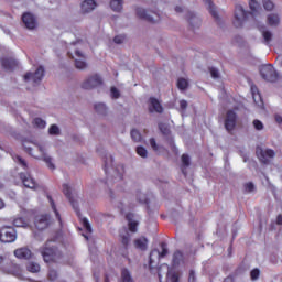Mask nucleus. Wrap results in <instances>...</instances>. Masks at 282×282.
<instances>
[{
    "mask_svg": "<svg viewBox=\"0 0 282 282\" xmlns=\"http://www.w3.org/2000/svg\"><path fill=\"white\" fill-rule=\"evenodd\" d=\"M75 67L76 69H80L82 72H85L87 67H89V64H87V57L85 56V53L80 50L75 51Z\"/></svg>",
    "mask_w": 282,
    "mask_h": 282,
    "instance_id": "1a4fd4ad",
    "label": "nucleus"
},
{
    "mask_svg": "<svg viewBox=\"0 0 282 282\" xmlns=\"http://www.w3.org/2000/svg\"><path fill=\"white\" fill-rule=\"evenodd\" d=\"M253 127L257 131H263V122L258 119L253 120Z\"/></svg>",
    "mask_w": 282,
    "mask_h": 282,
    "instance_id": "3c124183",
    "label": "nucleus"
},
{
    "mask_svg": "<svg viewBox=\"0 0 282 282\" xmlns=\"http://www.w3.org/2000/svg\"><path fill=\"white\" fill-rule=\"evenodd\" d=\"M161 248H162L161 252L158 249H154L150 252V260H149L150 270H151V268H153V263H154L155 259H158V260L164 259V257H166V254H169V248L166 247V242H162Z\"/></svg>",
    "mask_w": 282,
    "mask_h": 282,
    "instance_id": "0eeeda50",
    "label": "nucleus"
},
{
    "mask_svg": "<svg viewBox=\"0 0 282 282\" xmlns=\"http://www.w3.org/2000/svg\"><path fill=\"white\" fill-rule=\"evenodd\" d=\"M40 252L45 263H50V261H58V259H61V251L50 246V241H47L42 248H40Z\"/></svg>",
    "mask_w": 282,
    "mask_h": 282,
    "instance_id": "f257e3e1",
    "label": "nucleus"
},
{
    "mask_svg": "<svg viewBox=\"0 0 282 282\" xmlns=\"http://www.w3.org/2000/svg\"><path fill=\"white\" fill-rule=\"evenodd\" d=\"M131 138L134 142H140L142 140V134L137 129L131 131Z\"/></svg>",
    "mask_w": 282,
    "mask_h": 282,
    "instance_id": "79ce46f5",
    "label": "nucleus"
},
{
    "mask_svg": "<svg viewBox=\"0 0 282 282\" xmlns=\"http://www.w3.org/2000/svg\"><path fill=\"white\" fill-rule=\"evenodd\" d=\"M113 42L117 45H122V43H124V35H117L113 37Z\"/></svg>",
    "mask_w": 282,
    "mask_h": 282,
    "instance_id": "603ef678",
    "label": "nucleus"
},
{
    "mask_svg": "<svg viewBox=\"0 0 282 282\" xmlns=\"http://www.w3.org/2000/svg\"><path fill=\"white\" fill-rule=\"evenodd\" d=\"M34 145L36 147L37 151H40L41 158L43 159L45 164H47L48 169H52V170L56 169V166L52 162V156H50L47 154V144H45V143H34Z\"/></svg>",
    "mask_w": 282,
    "mask_h": 282,
    "instance_id": "6e6552de",
    "label": "nucleus"
},
{
    "mask_svg": "<svg viewBox=\"0 0 282 282\" xmlns=\"http://www.w3.org/2000/svg\"><path fill=\"white\" fill-rule=\"evenodd\" d=\"M207 4V9L210 12L212 17L219 21V14L217 13V9H215V4L210 0H203Z\"/></svg>",
    "mask_w": 282,
    "mask_h": 282,
    "instance_id": "cd10ccee",
    "label": "nucleus"
},
{
    "mask_svg": "<svg viewBox=\"0 0 282 282\" xmlns=\"http://www.w3.org/2000/svg\"><path fill=\"white\" fill-rule=\"evenodd\" d=\"M180 107H181L182 111H186V109L188 108V101L187 100H181L180 101Z\"/></svg>",
    "mask_w": 282,
    "mask_h": 282,
    "instance_id": "052dcab7",
    "label": "nucleus"
},
{
    "mask_svg": "<svg viewBox=\"0 0 282 282\" xmlns=\"http://www.w3.org/2000/svg\"><path fill=\"white\" fill-rule=\"evenodd\" d=\"M267 23L271 28H276V25H279V23H280L279 14H275V13L269 14L267 18Z\"/></svg>",
    "mask_w": 282,
    "mask_h": 282,
    "instance_id": "bb28decb",
    "label": "nucleus"
},
{
    "mask_svg": "<svg viewBox=\"0 0 282 282\" xmlns=\"http://www.w3.org/2000/svg\"><path fill=\"white\" fill-rule=\"evenodd\" d=\"M17 259H32V251L25 247L14 251Z\"/></svg>",
    "mask_w": 282,
    "mask_h": 282,
    "instance_id": "6ab92c4d",
    "label": "nucleus"
},
{
    "mask_svg": "<svg viewBox=\"0 0 282 282\" xmlns=\"http://www.w3.org/2000/svg\"><path fill=\"white\" fill-rule=\"evenodd\" d=\"M159 129L163 135H169L171 133V129H169V126L166 123H160Z\"/></svg>",
    "mask_w": 282,
    "mask_h": 282,
    "instance_id": "c03bdc74",
    "label": "nucleus"
},
{
    "mask_svg": "<svg viewBox=\"0 0 282 282\" xmlns=\"http://www.w3.org/2000/svg\"><path fill=\"white\" fill-rule=\"evenodd\" d=\"M46 126L47 122H45V120H43L42 118H35L33 120V127H36V129H45Z\"/></svg>",
    "mask_w": 282,
    "mask_h": 282,
    "instance_id": "c9c22d12",
    "label": "nucleus"
},
{
    "mask_svg": "<svg viewBox=\"0 0 282 282\" xmlns=\"http://www.w3.org/2000/svg\"><path fill=\"white\" fill-rule=\"evenodd\" d=\"M94 109L99 116H108L109 108L102 102L95 104Z\"/></svg>",
    "mask_w": 282,
    "mask_h": 282,
    "instance_id": "b1692460",
    "label": "nucleus"
},
{
    "mask_svg": "<svg viewBox=\"0 0 282 282\" xmlns=\"http://www.w3.org/2000/svg\"><path fill=\"white\" fill-rule=\"evenodd\" d=\"M137 153L140 155V158H148L149 152L144 149V147H138Z\"/></svg>",
    "mask_w": 282,
    "mask_h": 282,
    "instance_id": "49530a36",
    "label": "nucleus"
},
{
    "mask_svg": "<svg viewBox=\"0 0 282 282\" xmlns=\"http://www.w3.org/2000/svg\"><path fill=\"white\" fill-rule=\"evenodd\" d=\"M50 226V216L40 215L35 217V228L37 230H45Z\"/></svg>",
    "mask_w": 282,
    "mask_h": 282,
    "instance_id": "dca6fc26",
    "label": "nucleus"
},
{
    "mask_svg": "<svg viewBox=\"0 0 282 282\" xmlns=\"http://www.w3.org/2000/svg\"><path fill=\"white\" fill-rule=\"evenodd\" d=\"M159 281L162 282V276H171V267L163 263L158 269Z\"/></svg>",
    "mask_w": 282,
    "mask_h": 282,
    "instance_id": "412c9836",
    "label": "nucleus"
},
{
    "mask_svg": "<svg viewBox=\"0 0 282 282\" xmlns=\"http://www.w3.org/2000/svg\"><path fill=\"white\" fill-rule=\"evenodd\" d=\"M121 279L123 282H135L133 281V276H131V272H129V269H122Z\"/></svg>",
    "mask_w": 282,
    "mask_h": 282,
    "instance_id": "2f4dec72",
    "label": "nucleus"
},
{
    "mask_svg": "<svg viewBox=\"0 0 282 282\" xmlns=\"http://www.w3.org/2000/svg\"><path fill=\"white\" fill-rule=\"evenodd\" d=\"M50 202H51V206L57 217V219H61V214H58V210L56 209V204H54V200L51 199V197H48Z\"/></svg>",
    "mask_w": 282,
    "mask_h": 282,
    "instance_id": "13d9d810",
    "label": "nucleus"
},
{
    "mask_svg": "<svg viewBox=\"0 0 282 282\" xmlns=\"http://www.w3.org/2000/svg\"><path fill=\"white\" fill-rule=\"evenodd\" d=\"M134 247L138 248V250H147L149 248V240L144 237L138 238L134 240Z\"/></svg>",
    "mask_w": 282,
    "mask_h": 282,
    "instance_id": "393cba45",
    "label": "nucleus"
},
{
    "mask_svg": "<svg viewBox=\"0 0 282 282\" xmlns=\"http://www.w3.org/2000/svg\"><path fill=\"white\" fill-rule=\"evenodd\" d=\"M259 31L261 32L262 37H263L264 42L267 43V45H269L270 41H272V33L270 32V30H268V28L262 25L259 28Z\"/></svg>",
    "mask_w": 282,
    "mask_h": 282,
    "instance_id": "a878e982",
    "label": "nucleus"
},
{
    "mask_svg": "<svg viewBox=\"0 0 282 282\" xmlns=\"http://www.w3.org/2000/svg\"><path fill=\"white\" fill-rule=\"evenodd\" d=\"M83 225L86 228V230H88V232H91V225H89V220H87V218L83 219Z\"/></svg>",
    "mask_w": 282,
    "mask_h": 282,
    "instance_id": "680f3d73",
    "label": "nucleus"
},
{
    "mask_svg": "<svg viewBox=\"0 0 282 282\" xmlns=\"http://www.w3.org/2000/svg\"><path fill=\"white\" fill-rule=\"evenodd\" d=\"M63 193L69 199L75 213L80 216V209H78V203L76 199H74V196H72V187L68 184L63 185Z\"/></svg>",
    "mask_w": 282,
    "mask_h": 282,
    "instance_id": "ddd939ff",
    "label": "nucleus"
},
{
    "mask_svg": "<svg viewBox=\"0 0 282 282\" xmlns=\"http://www.w3.org/2000/svg\"><path fill=\"white\" fill-rule=\"evenodd\" d=\"M167 281L170 282H177L178 278H177V273H173L170 271V276H166Z\"/></svg>",
    "mask_w": 282,
    "mask_h": 282,
    "instance_id": "6e6d98bb",
    "label": "nucleus"
},
{
    "mask_svg": "<svg viewBox=\"0 0 282 282\" xmlns=\"http://www.w3.org/2000/svg\"><path fill=\"white\" fill-rule=\"evenodd\" d=\"M263 8L264 10H274V2L271 0H263Z\"/></svg>",
    "mask_w": 282,
    "mask_h": 282,
    "instance_id": "a18cd8bd",
    "label": "nucleus"
},
{
    "mask_svg": "<svg viewBox=\"0 0 282 282\" xmlns=\"http://www.w3.org/2000/svg\"><path fill=\"white\" fill-rule=\"evenodd\" d=\"M122 0H111L110 8L113 12H120L122 10Z\"/></svg>",
    "mask_w": 282,
    "mask_h": 282,
    "instance_id": "7c9ffc66",
    "label": "nucleus"
},
{
    "mask_svg": "<svg viewBox=\"0 0 282 282\" xmlns=\"http://www.w3.org/2000/svg\"><path fill=\"white\" fill-rule=\"evenodd\" d=\"M260 76L267 83H276L279 80V73L274 69L272 65H264L260 68Z\"/></svg>",
    "mask_w": 282,
    "mask_h": 282,
    "instance_id": "7ed1b4c3",
    "label": "nucleus"
},
{
    "mask_svg": "<svg viewBox=\"0 0 282 282\" xmlns=\"http://www.w3.org/2000/svg\"><path fill=\"white\" fill-rule=\"evenodd\" d=\"M256 155L262 164H270V162L274 160V156L276 155V153L272 149L258 145L256 148Z\"/></svg>",
    "mask_w": 282,
    "mask_h": 282,
    "instance_id": "f03ea898",
    "label": "nucleus"
},
{
    "mask_svg": "<svg viewBox=\"0 0 282 282\" xmlns=\"http://www.w3.org/2000/svg\"><path fill=\"white\" fill-rule=\"evenodd\" d=\"M259 274H260V271L259 269H253L250 273V276H251V280L252 281H257V279H259Z\"/></svg>",
    "mask_w": 282,
    "mask_h": 282,
    "instance_id": "5fc2aeb1",
    "label": "nucleus"
},
{
    "mask_svg": "<svg viewBox=\"0 0 282 282\" xmlns=\"http://www.w3.org/2000/svg\"><path fill=\"white\" fill-rule=\"evenodd\" d=\"M246 193H254V183L249 182L245 184Z\"/></svg>",
    "mask_w": 282,
    "mask_h": 282,
    "instance_id": "09e8293b",
    "label": "nucleus"
},
{
    "mask_svg": "<svg viewBox=\"0 0 282 282\" xmlns=\"http://www.w3.org/2000/svg\"><path fill=\"white\" fill-rule=\"evenodd\" d=\"M105 169H109V166H113V156L111 154H107L105 156Z\"/></svg>",
    "mask_w": 282,
    "mask_h": 282,
    "instance_id": "37998d69",
    "label": "nucleus"
},
{
    "mask_svg": "<svg viewBox=\"0 0 282 282\" xmlns=\"http://www.w3.org/2000/svg\"><path fill=\"white\" fill-rule=\"evenodd\" d=\"M102 85V77L100 75L95 74L90 75L88 78H86L80 87L82 89H86L87 91H91V89H96V87H100Z\"/></svg>",
    "mask_w": 282,
    "mask_h": 282,
    "instance_id": "20e7f679",
    "label": "nucleus"
},
{
    "mask_svg": "<svg viewBox=\"0 0 282 282\" xmlns=\"http://www.w3.org/2000/svg\"><path fill=\"white\" fill-rule=\"evenodd\" d=\"M196 276H195V271H189V276H188V282H195Z\"/></svg>",
    "mask_w": 282,
    "mask_h": 282,
    "instance_id": "0e129e2a",
    "label": "nucleus"
},
{
    "mask_svg": "<svg viewBox=\"0 0 282 282\" xmlns=\"http://www.w3.org/2000/svg\"><path fill=\"white\" fill-rule=\"evenodd\" d=\"M26 270L33 273L41 272V265H39V263L35 262H29L26 264Z\"/></svg>",
    "mask_w": 282,
    "mask_h": 282,
    "instance_id": "72a5a7b5",
    "label": "nucleus"
},
{
    "mask_svg": "<svg viewBox=\"0 0 282 282\" xmlns=\"http://www.w3.org/2000/svg\"><path fill=\"white\" fill-rule=\"evenodd\" d=\"M236 124H237V113H235V111L232 110H229L225 119V129H227L228 131H232Z\"/></svg>",
    "mask_w": 282,
    "mask_h": 282,
    "instance_id": "4468645a",
    "label": "nucleus"
},
{
    "mask_svg": "<svg viewBox=\"0 0 282 282\" xmlns=\"http://www.w3.org/2000/svg\"><path fill=\"white\" fill-rule=\"evenodd\" d=\"M133 217V214H127L128 228L130 232H138V221Z\"/></svg>",
    "mask_w": 282,
    "mask_h": 282,
    "instance_id": "4be33fe9",
    "label": "nucleus"
},
{
    "mask_svg": "<svg viewBox=\"0 0 282 282\" xmlns=\"http://www.w3.org/2000/svg\"><path fill=\"white\" fill-rule=\"evenodd\" d=\"M249 7L251 10V14H257V12H259V2L257 0H250Z\"/></svg>",
    "mask_w": 282,
    "mask_h": 282,
    "instance_id": "ea45409f",
    "label": "nucleus"
},
{
    "mask_svg": "<svg viewBox=\"0 0 282 282\" xmlns=\"http://www.w3.org/2000/svg\"><path fill=\"white\" fill-rule=\"evenodd\" d=\"M0 241L2 243H13L17 241V231L12 227H2L0 229Z\"/></svg>",
    "mask_w": 282,
    "mask_h": 282,
    "instance_id": "39448f33",
    "label": "nucleus"
},
{
    "mask_svg": "<svg viewBox=\"0 0 282 282\" xmlns=\"http://www.w3.org/2000/svg\"><path fill=\"white\" fill-rule=\"evenodd\" d=\"M209 74L212 78H219V70L215 67L209 68Z\"/></svg>",
    "mask_w": 282,
    "mask_h": 282,
    "instance_id": "864d4df0",
    "label": "nucleus"
},
{
    "mask_svg": "<svg viewBox=\"0 0 282 282\" xmlns=\"http://www.w3.org/2000/svg\"><path fill=\"white\" fill-rule=\"evenodd\" d=\"M22 22L26 30H36V17H34V14H32L31 12H25L22 15Z\"/></svg>",
    "mask_w": 282,
    "mask_h": 282,
    "instance_id": "f8f14e48",
    "label": "nucleus"
},
{
    "mask_svg": "<svg viewBox=\"0 0 282 282\" xmlns=\"http://www.w3.org/2000/svg\"><path fill=\"white\" fill-rule=\"evenodd\" d=\"M1 65L6 69V72H14L19 63H17V59L12 57H4L1 59Z\"/></svg>",
    "mask_w": 282,
    "mask_h": 282,
    "instance_id": "f3484780",
    "label": "nucleus"
},
{
    "mask_svg": "<svg viewBox=\"0 0 282 282\" xmlns=\"http://www.w3.org/2000/svg\"><path fill=\"white\" fill-rule=\"evenodd\" d=\"M111 98L118 99L120 98V90L116 87L110 88Z\"/></svg>",
    "mask_w": 282,
    "mask_h": 282,
    "instance_id": "8fccbe9b",
    "label": "nucleus"
},
{
    "mask_svg": "<svg viewBox=\"0 0 282 282\" xmlns=\"http://www.w3.org/2000/svg\"><path fill=\"white\" fill-rule=\"evenodd\" d=\"M243 23H246V10L242 6L238 4L235 10L234 25L235 28H241Z\"/></svg>",
    "mask_w": 282,
    "mask_h": 282,
    "instance_id": "9d476101",
    "label": "nucleus"
},
{
    "mask_svg": "<svg viewBox=\"0 0 282 282\" xmlns=\"http://www.w3.org/2000/svg\"><path fill=\"white\" fill-rule=\"evenodd\" d=\"M13 226H15L17 228H28V223L25 221V219L20 217L13 220Z\"/></svg>",
    "mask_w": 282,
    "mask_h": 282,
    "instance_id": "e433bc0d",
    "label": "nucleus"
},
{
    "mask_svg": "<svg viewBox=\"0 0 282 282\" xmlns=\"http://www.w3.org/2000/svg\"><path fill=\"white\" fill-rule=\"evenodd\" d=\"M45 76V68L43 66H39L34 73H26L24 75L25 83H30L32 80L33 85H39L43 77Z\"/></svg>",
    "mask_w": 282,
    "mask_h": 282,
    "instance_id": "423d86ee",
    "label": "nucleus"
},
{
    "mask_svg": "<svg viewBox=\"0 0 282 282\" xmlns=\"http://www.w3.org/2000/svg\"><path fill=\"white\" fill-rule=\"evenodd\" d=\"M174 10L177 14H182V12H184V7L176 6Z\"/></svg>",
    "mask_w": 282,
    "mask_h": 282,
    "instance_id": "69168bd1",
    "label": "nucleus"
},
{
    "mask_svg": "<svg viewBox=\"0 0 282 282\" xmlns=\"http://www.w3.org/2000/svg\"><path fill=\"white\" fill-rule=\"evenodd\" d=\"M96 0H84L80 4L82 14H89L96 10Z\"/></svg>",
    "mask_w": 282,
    "mask_h": 282,
    "instance_id": "2eb2a0df",
    "label": "nucleus"
},
{
    "mask_svg": "<svg viewBox=\"0 0 282 282\" xmlns=\"http://www.w3.org/2000/svg\"><path fill=\"white\" fill-rule=\"evenodd\" d=\"M184 260V254L181 253V251H176L173 254V264L174 265H180V263H182V261Z\"/></svg>",
    "mask_w": 282,
    "mask_h": 282,
    "instance_id": "f704fd0d",
    "label": "nucleus"
},
{
    "mask_svg": "<svg viewBox=\"0 0 282 282\" xmlns=\"http://www.w3.org/2000/svg\"><path fill=\"white\" fill-rule=\"evenodd\" d=\"M276 224H278L279 226L282 225V215H279V216L276 217Z\"/></svg>",
    "mask_w": 282,
    "mask_h": 282,
    "instance_id": "774afa93",
    "label": "nucleus"
},
{
    "mask_svg": "<svg viewBox=\"0 0 282 282\" xmlns=\"http://www.w3.org/2000/svg\"><path fill=\"white\" fill-rule=\"evenodd\" d=\"M185 19L188 22L192 30H198V28H202V18H199L197 13L188 11L185 15Z\"/></svg>",
    "mask_w": 282,
    "mask_h": 282,
    "instance_id": "9b49d317",
    "label": "nucleus"
},
{
    "mask_svg": "<svg viewBox=\"0 0 282 282\" xmlns=\"http://www.w3.org/2000/svg\"><path fill=\"white\" fill-rule=\"evenodd\" d=\"M177 87L181 89V91H184L188 88V80L185 78H178L177 80Z\"/></svg>",
    "mask_w": 282,
    "mask_h": 282,
    "instance_id": "58836bf2",
    "label": "nucleus"
},
{
    "mask_svg": "<svg viewBox=\"0 0 282 282\" xmlns=\"http://www.w3.org/2000/svg\"><path fill=\"white\" fill-rule=\"evenodd\" d=\"M150 145L152 147L153 151H160V145L155 142V139H150Z\"/></svg>",
    "mask_w": 282,
    "mask_h": 282,
    "instance_id": "4d7b16f0",
    "label": "nucleus"
},
{
    "mask_svg": "<svg viewBox=\"0 0 282 282\" xmlns=\"http://www.w3.org/2000/svg\"><path fill=\"white\" fill-rule=\"evenodd\" d=\"M275 122H278V124H282V117H281V115H275Z\"/></svg>",
    "mask_w": 282,
    "mask_h": 282,
    "instance_id": "338daca9",
    "label": "nucleus"
},
{
    "mask_svg": "<svg viewBox=\"0 0 282 282\" xmlns=\"http://www.w3.org/2000/svg\"><path fill=\"white\" fill-rule=\"evenodd\" d=\"M120 239H121L122 246L127 248V246H129L131 241V235H129V231L126 230L123 234H120Z\"/></svg>",
    "mask_w": 282,
    "mask_h": 282,
    "instance_id": "473e14b6",
    "label": "nucleus"
},
{
    "mask_svg": "<svg viewBox=\"0 0 282 282\" xmlns=\"http://www.w3.org/2000/svg\"><path fill=\"white\" fill-rule=\"evenodd\" d=\"M150 111H155L156 113H162L164 111V108L162 107V104H160V100L151 97L150 98Z\"/></svg>",
    "mask_w": 282,
    "mask_h": 282,
    "instance_id": "5701e85b",
    "label": "nucleus"
},
{
    "mask_svg": "<svg viewBox=\"0 0 282 282\" xmlns=\"http://www.w3.org/2000/svg\"><path fill=\"white\" fill-rule=\"evenodd\" d=\"M56 279H58V272H56V270H54V269H51L48 271V280L56 281Z\"/></svg>",
    "mask_w": 282,
    "mask_h": 282,
    "instance_id": "de8ad7c7",
    "label": "nucleus"
},
{
    "mask_svg": "<svg viewBox=\"0 0 282 282\" xmlns=\"http://www.w3.org/2000/svg\"><path fill=\"white\" fill-rule=\"evenodd\" d=\"M15 160L19 162V164H21V166H23V169L28 167V163L23 160V158L17 156Z\"/></svg>",
    "mask_w": 282,
    "mask_h": 282,
    "instance_id": "bf43d9fd",
    "label": "nucleus"
},
{
    "mask_svg": "<svg viewBox=\"0 0 282 282\" xmlns=\"http://www.w3.org/2000/svg\"><path fill=\"white\" fill-rule=\"evenodd\" d=\"M115 175H116L115 180L117 182L122 181V177H124V165L123 164H120L115 169Z\"/></svg>",
    "mask_w": 282,
    "mask_h": 282,
    "instance_id": "c85d7f7f",
    "label": "nucleus"
},
{
    "mask_svg": "<svg viewBox=\"0 0 282 282\" xmlns=\"http://www.w3.org/2000/svg\"><path fill=\"white\" fill-rule=\"evenodd\" d=\"M137 15L139 19H143V21H148L149 23H158V19H154L153 15L143 8L137 9Z\"/></svg>",
    "mask_w": 282,
    "mask_h": 282,
    "instance_id": "a211bd4d",
    "label": "nucleus"
},
{
    "mask_svg": "<svg viewBox=\"0 0 282 282\" xmlns=\"http://www.w3.org/2000/svg\"><path fill=\"white\" fill-rule=\"evenodd\" d=\"M20 177H21L22 183L24 184V186L26 188H31V189L36 188V182L30 175H28V174H20Z\"/></svg>",
    "mask_w": 282,
    "mask_h": 282,
    "instance_id": "aec40b11",
    "label": "nucleus"
},
{
    "mask_svg": "<svg viewBox=\"0 0 282 282\" xmlns=\"http://www.w3.org/2000/svg\"><path fill=\"white\" fill-rule=\"evenodd\" d=\"M48 135H61V128L56 124H52L48 128Z\"/></svg>",
    "mask_w": 282,
    "mask_h": 282,
    "instance_id": "a19ab883",
    "label": "nucleus"
},
{
    "mask_svg": "<svg viewBox=\"0 0 282 282\" xmlns=\"http://www.w3.org/2000/svg\"><path fill=\"white\" fill-rule=\"evenodd\" d=\"M252 96L256 105H258V107H263V99H261V95L259 93H254V88H252Z\"/></svg>",
    "mask_w": 282,
    "mask_h": 282,
    "instance_id": "4c0bfd02",
    "label": "nucleus"
},
{
    "mask_svg": "<svg viewBox=\"0 0 282 282\" xmlns=\"http://www.w3.org/2000/svg\"><path fill=\"white\" fill-rule=\"evenodd\" d=\"M182 162V172L186 175L185 169H188L191 166V156L188 154H183L181 156Z\"/></svg>",
    "mask_w": 282,
    "mask_h": 282,
    "instance_id": "c756f323",
    "label": "nucleus"
},
{
    "mask_svg": "<svg viewBox=\"0 0 282 282\" xmlns=\"http://www.w3.org/2000/svg\"><path fill=\"white\" fill-rule=\"evenodd\" d=\"M137 199H138L139 202H147V195H144L142 192H139V193L137 194Z\"/></svg>",
    "mask_w": 282,
    "mask_h": 282,
    "instance_id": "e2e57ef3",
    "label": "nucleus"
}]
</instances>
